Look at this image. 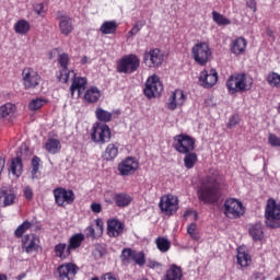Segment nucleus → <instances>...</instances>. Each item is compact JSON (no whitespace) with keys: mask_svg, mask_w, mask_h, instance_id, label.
Listing matches in <instances>:
<instances>
[{"mask_svg":"<svg viewBox=\"0 0 280 280\" xmlns=\"http://www.w3.org/2000/svg\"><path fill=\"white\" fill-rule=\"evenodd\" d=\"M119 154V148L115 143H110L106 147L103 154L105 161H115Z\"/></svg>","mask_w":280,"mask_h":280,"instance_id":"34","label":"nucleus"},{"mask_svg":"<svg viewBox=\"0 0 280 280\" xmlns=\"http://www.w3.org/2000/svg\"><path fill=\"white\" fill-rule=\"evenodd\" d=\"M266 226L269 229L280 228V205L277 200L270 198L265 209Z\"/></svg>","mask_w":280,"mask_h":280,"instance_id":"5","label":"nucleus"},{"mask_svg":"<svg viewBox=\"0 0 280 280\" xmlns=\"http://www.w3.org/2000/svg\"><path fill=\"white\" fill-rule=\"evenodd\" d=\"M114 203L119 209H126V207H130L132 202V196L128 192H116L113 196Z\"/></svg>","mask_w":280,"mask_h":280,"instance_id":"26","label":"nucleus"},{"mask_svg":"<svg viewBox=\"0 0 280 280\" xmlns=\"http://www.w3.org/2000/svg\"><path fill=\"white\" fill-rule=\"evenodd\" d=\"M68 246L69 245H67V243H59L55 245L54 247L55 257H57L58 259H61V261H65V259H69V257H71V254L67 253Z\"/></svg>","mask_w":280,"mask_h":280,"instance_id":"32","label":"nucleus"},{"mask_svg":"<svg viewBox=\"0 0 280 280\" xmlns=\"http://www.w3.org/2000/svg\"><path fill=\"white\" fill-rule=\"evenodd\" d=\"M79 272L80 267L75 262H63L56 268L54 277L57 280H73Z\"/></svg>","mask_w":280,"mask_h":280,"instance_id":"8","label":"nucleus"},{"mask_svg":"<svg viewBox=\"0 0 280 280\" xmlns=\"http://www.w3.org/2000/svg\"><path fill=\"white\" fill-rule=\"evenodd\" d=\"M86 84H89V81L84 77H77L74 74L72 79V83L70 85V93L71 96L75 95V91H78L79 95H82L83 91H86Z\"/></svg>","mask_w":280,"mask_h":280,"instance_id":"24","label":"nucleus"},{"mask_svg":"<svg viewBox=\"0 0 280 280\" xmlns=\"http://www.w3.org/2000/svg\"><path fill=\"white\" fill-rule=\"evenodd\" d=\"M223 209L224 215L230 218V220H237V218H242L245 213L244 205L235 198L226 199L224 201Z\"/></svg>","mask_w":280,"mask_h":280,"instance_id":"11","label":"nucleus"},{"mask_svg":"<svg viewBox=\"0 0 280 280\" xmlns=\"http://www.w3.org/2000/svg\"><path fill=\"white\" fill-rule=\"evenodd\" d=\"M165 280H183V268L173 264L165 273Z\"/></svg>","mask_w":280,"mask_h":280,"instance_id":"30","label":"nucleus"},{"mask_svg":"<svg viewBox=\"0 0 280 280\" xmlns=\"http://www.w3.org/2000/svg\"><path fill=\"white\" fill-rule=\"evenodd\" d=\"M120 259L122 264H135L139 266V268H143L145 266V253L143 250L137 252L130 247H126L121 250Z\"/></svg>","mask_w":280,"mask_h":280,"instance_id":"9","label":"nucleus"},{"mask_svg":"<svg viewBox=\"0 0 280 280\" xmlns=\"http://www.w3.org/2000/svg\"><path fill=\"white\" fill-rule=\"evenodd\" d=\"M126 233V223L119 219L107 220V235L108 237H121Z\"/></svg>","mask_w":280,"mask_h":280,"instance_id":"19","label":"nucleus"},{"mask_svg":"<svg viewBox=\"0 0 280 280\" xmlns=\"http://www.w3.org/2000/svg\"><path fill=\"white\" fill-rule=\"evenodd\" d=\"M163 60H165V55L160 48L145 50L143 54V62L145 67H149V69H156L161 67V65H163Z\"/></svg>","mask_w":280,"mask_h":280,"instance_id":"13","label":"nucleus"},{"mask_svg":"<svg viewBox=\"0 0 280 280\" xmlns=\"http://www.w3.org/2000/svg\"><path fill=\"white\" fill-rule=\"evenodd\" d=\"M4 167H5V158L0 156V176H1Z\"/></svg>","mask_w":280,"mask_h":280,"instance_id":"59","label":"nucleus"},{"mask_svg":"<svg viewBox=\"0 0 280 280\" xmlns=\"http://www.w3.org/2000/svg\"><path fill=\"white\" fill-rule=\"evenodd\" d=\"M60 148H62V145L58 139L50 138L46 142V150L49 152V154H58V152H60Z\"/></svg>","mask_w":280,"mask_h":280,"instance_id":"41","label":"nucleus"},{"mask_svg":"<svg viewBox=\"0 0 280 280\" xmlns=\"http://www.w3.org/2000/svg\"><path fill=\"white\" fill-rule=\"evenodd\" d=\"M252 279H254V280H258V279L265 280L266 278L264 277V273H261L259 271H256V272L253 273Z\"/></svg>","mask_w":280,"mask_h":280,"instance_id":"58","label":"nucleus"},{"mask_svg":"<svg viewBox=\"0 0 280 280\" xmlns=\"http://www.w3.org/2000/svg\"><path fill=\"white\" fill-rule=\"evenodd\" d=\"M16 106L11 103H7L0 107V119H12Z\"/></svg>","mask_w":280,"mask_h":280,"instance_id":"37","label":"nucleus"},{"mask_svg":"<svg viewBox=\"0 0 280 280\" xmlns=\"http://www.w3.org/2000/svg\"><path fill=\"white\" fill-rule=\"evenodd\" d=\"M197 196L205 205H213L220 198V182L218 176L208 175L201 179Z\"/></svg>","mask_w":280,"mask_h":280,"instance_id":"1","label":"nucleus"},{"mask_svg":"<svg viewBox=\"0 0 280 280\" xmlns=\"http://www.w3.org/2000/svg\"><path fill=\"white\" fill-rule=\"evenodd\" d=\"M268 143L272 148H280V138L277 137V135H275V133H269Z\"/></svg>","mask_w":280,"mask_h":280,"instance_id":"50","label":"nucleus"},{"mask_svg":"<svg viewBox=\"0 0 280 280\" xmlns=\"http://www.w3.org/2000/svg\"><path fill=\"white\" fill-rule=\"evenodd\" d=\"M160 211L165 215H174L178 211V197L168 194L161 197L159 202Z\"/></svg>","mask_w":280,"mask_h":280,"instance_id":"15","label":"nucleus"},{"mask_svg":"<svg viewBox=\"0 0 280 280\" xmlns=\"http://www.w3.org/2000/svg\"><path fill=\"white\" fill-rule=\"evenodd\" d=\"M184 156V165L186 170H194L196 164L198 163V154L194 151H190L188 153H183Z\"/></svg>","mask_w":280,"mask_h":280,"instance_id":"36","label":"nucleus"},{"mask_svg":"<svg viewBox=\"0 0 280 280\" xmlns=\"http://www.w3.org/2000/svg\"><path fill=\"white\" fill-rule=\"evenodd\" d=\"M52 194L57 207H67V205L75 202V192L71 189L57 187L52 190Z\"/></svg>","mask_w":280,"mask_h":280,"instance_id":"14","label":"nucleus"},{"mask_svg":"<svg viewBox=\"0 0 280 280\" xmlns=\"http://www.w3.org/2000/svg\"><path fill=\"white\" fill-rule=\"evenodd\" d=\"M91 280H100V278H97V277H94V278H92Z\"/></svg>","mask_w":280,"mask_h":280,"instance_id":"63","label":"nucleus"},{"mask_svg":"<svg viewBox=\"0 0 280 280\" xmlns=\"http://www.w3.org/2000/svg\"><path fill=\"white\" fill-rule=\"evenodd\" d=\"M100 97H102V93L100 92V89L95 86L86 90L84 94V100L88 102V104H96V102H100Z\"/></svg>","mask_w":280,"mask_h":280,"instance_id":"31","label":"nucleus"},{"mask_svg":"<svg viewBox=\"0 0 280 280\" xmlns=\"http://www.w3.org/2000/svg\"><path fill=\"white\" fill-rule=\"evenodd\" d=\"M45 104H47V100L40 97L34 98L28 103V110H40V108L44 107Z\"/></svg>","mask_w":280,"mask_h":280,"instance_id":"46","label":"nucleus"},{"mask_svg":"<svg viewBox=\"0 0 280 280\" xmlns=\"http://www.w3.org/2000/svg\"><path fill=\"white\" fill-rule=\"evenodd\" d=\"M32 229V222L30 221H24L22 224H20L15 231H14V236L19 238L23 237L27 231Z\"/></svg>","mask_w":280,"mask_h":280,"instance_id":"43","label":"nucleus"},{"mask_svg":"<svg viewBox=\"0 0 280 280\" xmlns=\"http://www.w3.org/2000/svg\"><path fill=\"white\" fill-rule=\"evenodd\" d=\"M57 20L59 21L58 27L62 36H69L70 34H73V30H75L73 26V18L69 15H59Z\"/></svg>","mask_w":280,"mask_h":280,"instance_id":"22","label":"nucleus"},{"mask_svg":"<svg viewBox=\"0 0 280 280\" xmlns=\"http://www.w3.org/2000/svg\"><path fill=\"white\" fill-rule=\"evenodd\" d=\"M40 248V237L38 235L31 233L22 237V250L27 255L32 253H38Z\"/></svg>","mask_w":280,"mask_h":280,"instance_id":"18","label":"nucleus"},{"mask_svg":"<svg viewBox=\"0 0 280 280\" xmlns=\"http://www.w3.org/2000/svg\"><path fill=\"white\" fill-rule=\"evenodd\" d=\"M14 200H16V194L13 189L3 188L0 190V201L3 202L4 207L14 205Z\"/></svg>","mask_w":280,"mask_h":280,"instance_id":"29","label":"nucleus"},{"mask_svg":"<svg viewBox=\"0 0 280 280\" xmlns=\"http://www.w3.org/2000/svg\"><path fill=\"white\" fill-rule=\"evenodd\" d=\"M275 280H280V277L278 276V277H276V279Z\"/></svg>","mask_w":280,"mask_h":280,"instance_id":"64","label":"nucleus"},{"mask_svg":"<svg viewBox=\"0 0 280 280\" xmlns=\"http://www.w3.org/2000/svg\"><path fill=\"white\" fill-rule=\"evenodd\" d=\"M139 170V160L135 156H127L117 165L119 176H133Z\"/></svg>","mask_w":280,"mask_h":280,"instance_id":"16","label":"nucleus"},{"mask_svg":"<svg viewBox=\"0 0 280 280\" xmlns=\"http://www.w3.org/2000/svg\"><path fill=\"white\" fill-rule=\"evenodd\" d=\"M191 56L199 67H205L211 60V47L206 42L197 43L191 48Z\"/></svg>","mask_w":280,"mask_h":280,"instance_id":"7","label":"nucleus"},{"mask_svg":"<svg viewBox=\"0 0 280 280\" xmlns=\"http://www.w3.org/2000/svg\"><path fill=\"white\" fill-rule=\"evenodd\" d=\"M173 148L178 154H189L196 150V138L179 133L173 137Z\"/></svg>","mask_w":280,"mask_h":280,"instance_id":"4","label":"nucleus"},{"mask_svg":"<svg viewBox=\"0 0 280 280\" xmlns=\"http://www.w3.org/2000/svg\"><path fill=\"white\" fill-rule=\"evenodd\" d=\"M248 233L254 242L264 240V225L260 222L249 224Z\"/></svg>","mask_w":280,"mask_h":280,"instance_id":"28","label":"nucleus"},{"mask_svg":"<svg viewBox=\"0 0 280 280\" xmlns=\"http://www.w3.org/2000/svg\"><path fill=\"white\" fill-rule=\"evenodd\" d=\"M81 65H91V60L89 59L88 56H83L81 58Z\"/></svg>","mask_w":280,"mask_h":280,"instance_id":"60","label":"nucleus"},{"mask_svg":"<svg viewBox=\"0 0 280 280\" xmlns=\"http://www.w3.org/2000/svg\"><path fill=\"white\" fill-rule=\"evenodd\" d=\"M141 67V59L135 54L122 56L116 63L117 73H135Z\"/></svg>","mask_w":280,"mask_h":280,"instance_id":"3","label":"nucleus"},{"mask_svg":"<svg viewBox=\"0 0 280 280\" xmlns=\"http://www.w3.org/2000/svg\"><path fill=\"white\" fill-rule=\"evenodd\" d=\"M212 19L217 25H231V20L226 19L224 15L217 11L212 12Z\"/></svg>","mask_w":280,"mask_h":280,"instance_id":"49","label":"nucleus"},{"mask_svg":"<svg viewBox=\"0 0 280 280\" xmlns=\"http://www.w3.org/2000/svg\"><path fill=\"white\" fill-rule=\"evenodd\" d=\"M102 235H104V221L102 219L95 220V226L90 225L85 229L88 240H100Z\"/></svg>","mask_w":280,"mask_h":280,"instance_id":"23","label":"nucleus"},{"mask_svg":"<svg viewBox=\"0 0 280 280\" xmlns=\"http://www.w3.org/2000/svg\"><path fill=\"white\" fill-rule=\"evenodd\" d=\"M43 82V77L32 67H25L22 70V84L25 91H36Z\"/></svg>","mask_w":280,"mask_h":280,"instance_id":"6","label":"nucleus"},{"mask_svg":"<svg viewBox=\"0 0 280 280\" xmlns=\"http://www.w3.org/2000/svg\"><path fill=\"white\" fill-rule=\"evenodd\" d=\"M110 127L103 122H95L92 127L91 139L93 143H108L110 141Z\"/></svg>","mask_w":280,"mask_h":280,"instance_id":"10","label":"nucleus"},{"mask_svg":"<svg viewBox=\"0 0 280 280\" xmlns=\"http://www.w3.org/2000/svg\"><path fill=\"white\" fill-rule=\"evenodd\" d=\"M69 54L62 52L58 56V65L60 66V70L57 74V80L59 82H63V84H67V82H69L70 73H74L73 70H69Z\"/></svg>","mask_w":280,"mask_h":280,"instance_id":"17","label":"nucleus"},{"mask_svg":"<svg viewBox=\"0 0 280 280\" xmlns=\"http://www.w3.org/2000/svg\"><path fill=\"white\" fill-rule=\"evenodd\" d=\"M23 196L25 200L32 202V200H34V189H32L31 186H25L23 188Z\"/></svg>","mask_w":280,"mask_h":280,"instance_id":"51","label":"nucleus"},{"mask_svg":"<svg viewBox=\"0 0 280 280\" xmlns=\"http://www.w3.org/2000/svg\"><path fill=\"white\" fill-rule=\"evenodd\" d=\"M199 82L203 89H213L218 84V71L210 69L200 72Z\"/></svg>","mask_w":280,"mask_h":280,"instance_id":"20","label":"nucleus"},{"mask_svg":"<svg viewBox=\"0 0 280 280\" xmlns=\"http://www.w3.org/2000/svg\"><path fill=\"white\" fill-rule=\"evenodd\" d=\"M143 93L148 100H152V97H159L163 93V83L156 74L148 78Z\"/></svg>","mask_w":280,"mask_h":280,"instance_id":"12","label":"nucleus"},{"mask_svg":"<svg viewBox=\"0 0 280 280\" xmlns=\"http://www.w3.org/2000/svg\"><path fill=\"white\" fill-rule=\"evenodd\" d=\"M0 280H8V276L5 273H0Z\"/></svg>","mask_w":280,"mask_h":280,"instance_id":"62","label":"nucleus"},{"mask_svg":"<svg viewBox=\"0 0 280 280\" xmlns=\"http://www.w3.org/2000/svg\"><path fill=\"white\" fill-rule=\"evenodd\" d=\"M117 22L115 21H105L101 27H100V32H102L105 35L108 34H115V32H117Z\"/></svg>","mask_w":280,"mask_h":280,"instance_id":"40","label":"nucleus"},{"mask_svg":"<svg viewBox=\"0 0 280 280\" xmlns=\"http://www.w3.org/2000/svg\"><path fill=\"white\" fill-rule=\"evenodd\" d=\"M247 8H249L250 11L254 13L257 12V1L256 0H247L246 1Z\"/></svg>","mask_w":280,"mask_h":280,"instance_id":"54","label":"nucleus"},{"mask_svg":"<svg viewBox=\"0 0 280 280\" xmlns=\"http://www.w3.org/2000/svg\"><path fill=\"white\" fill-rule=\"evenodd\" d=\"M100 280H117V278L115 277V275L108 272L103 275Z\"/></svg>","mask_w":280,"mask_h":280,"instance_id":"57","label":"nucleus"},{"mask_svg":"<svg viewBox=\"0 0 280 280\" xmlns=\"http://www.w3.org/2000/svg\"><path fill=\"white\" fill-rule=\"evenodd\" d=\"M145 25V22H137L132 28L129 31V35L130 36H137V34H139V32H141V28Z\"/></svg>","mask_w":280,"mask_h":280,"instance_id":"52","label":"nucleus"},{"mask_svg":"<svg viewBox=\"0 0 280 280\" xmlns=\"http://www.w3.org/2000/svg\"><path fill=\"white\" fill-rule=\"evenodd\" d=\"M149 270H154L158 272V275H161L163 272V262H159L155 259L149 258L147 259V262L144 264Z\"/></svg>","mask_w":280,"mask_h":280,"instance_id":"44","label":"nucleus"},{"mask_svg":"<svg viewBox=\"0 0 280 280\" xmlns=\"http://www.w3.org/2000/svg\"><path fill=\"white\" fill-rule=\"evenodd\" d=\"M254 80L252 77L244 72L234 73L229 77L226 81V89L230 95H235V93H246L253 89Z\"/></svg>","mask_w":280,"mask_h":280,"instance_id":"2","label":"nucleus"},{"mask_svg":"<svg viewBox=\"0 0 280 280\" xmlns=\"http://www.w3.org/2000/svg\"><path fill=\"white\" fill-rule=\"evenodd\" d=\"M185 102H187L185 92L183 90H175L168 98L167 108L168 110H176L177 108L185 106Z\"/></svg>","mask_w":280,"mask_h":280,"instance_id":"21","label":"nucleus"},{"mask_svg":"<svg viewBox=\"0 0 280 280\" xmlns=\"http://www.w3.org/2000/svg\"><path fill=\"white\" fill-rule=\"evenodd\" d=\"M85 236L82 233H77L73 234L69 240H68V247H67V253L68 255H71V250H78L80 246L84 243Z\"/></svg>","mask_w":280,"mask_h":280,"instance_id":"27","label":"nucleus"},{"mask_svg":"<svg viewBox=\"0 0 280 280\" xmlns=\"http://www.w3.org/2000/svg\"><path fill=\"white\" fill-rule=\"evenodd\" d=\"M32 165V171H31V176L32 179L35 180V178H38V172L40 170V158L37 155H34L31 162Z\"/></svg>","mask_w":280,"mask_h":280,"instance_id":"45","label":"nucleus"},{"mask_svg":"<svg viewBox=\"0 0 280 280\" xmlns=\"http://www.w3.org/2000/svg\"><path fill=\"white\" fill-rule=\"evenodd\" d=\"M25 277H27V273L26 272H22V273H20L19 276H16V280H23V279H25Z\"/></svg>","mask_w":280,"mask_h":280,"instance_id":"61","label":"nucleus"},{"mask_svg":"<svg viewBox=\"0 0 280 280\" xmlns=\"http://www.w3.org/2000/svg\"><path fill=\"white\" fill-rule=\"evenodd\" d=\"M187 233L191 237V240H195V242H199L200 232H198V225L196 223H190L187 226Z\"/></svg>","mask_w":280,"mask_h":280,"instance_id":"48","label":"nucleus"},{"mask_svg":"<svg viewBox=\"0 0 280 280\" xmlns=\"http://www.w3.org/2000/svg\"><path fill=\"white\" fill-rule=\"evenodd\" d=\"M91 210L93 213H102V205L94 202L91 205Z\"/></svg>","mask_w":280,"mask_h":280,"instance_id":"55","label":"nucleus"},{"mask_svg":"<svg viewBox=\"0 0 280 280\" xmlns=\"http://www.w3.org/2000/svg\"><path fill=\"white\" fill-rule=\"evenodd\" d=\"M10 170L13 176L19 178L23 174V160L21 158L12 159Z\"/></svg>","mask_w":280,"mask_h":280,"instance_id":"38","label":"nucleus"},{"mask_svg":"<svg viewBox=\"0 0 280 280\" xmlns=\"http://www.w3.org/2000/svg\"><path fill=\"white\" fill-rule=\"evenodd\" d=\"M43 10H45V4L37 3L34 5V11L36 12V14H43Z\"/></svg>","mask_w":280,"mask_h":280,"instance_id":"56","label":"nucleus"},{"mask_svg":"<svg viewBox=\"0 0 280 280\" xmlns=\"http://www.w3.org/2000/svg\"><path fill=\"white\" fill-rule=\"evenodd\" d=\"M240 124V117L237 115L231 116L229 122H228V128H235Z\"/></svg>","mask_w":280,"mask_h":280,"instance_id":"53","label":"nucleus"},{"mask_svg":"<svg viewBox=\"0 0 280 280\" xmlns=\"http://www.w3.org/2000/svg\"><path fill=\"white\" fill-rule=\"evenodd\" d=\"M267 82L273 89H280V74L277 72H269L267 75Z\"/></svg>","mask_w":280,"mask_h":280,"instance_id":"47","label":"nucleus"},{"mask_svg":"<svg viewBox=\"0 0 280 280\" xmlns=\"http://www.w3.org/2000/svg\"><path fill=\"white\" fill-rule=\"evenodd\" d=\"M155 245L160 249V253H167V250H170V248H172V243L170 242V240H167L163 236H159L155 240Z\"/></svg>","mask_w":280,"mask_h":280,"instance_id":"42","label":"nucleus"},{"mask_svg":"<svg viewBox=\"0 0 280 280\" xmlns=\"http://www.w3.org/2000/svg\"><path fill=\"white\" fill-rule=\"evenodd\" d=\"M237 264L242 268H248V266L252 264L253 259L250 258V254L246 252H242L238 249L237 256H236Z\"/></svg>","mask_w":280,"mask_h":280,"instance_id":"39","label":"nucleus"},{"mask_svg":"<svg viewBox=\"0 0 280 280\" xmlns=\"http://www.w3.org/2000/svg\"><path fill=\"white\" fill-rule=\"evenodd\" d=\"M95 117L98 124H109V121H113V113L102 108L97 107L95 110Z\"/></svg>","mask_w":280,"mask_h":280,"instance_id":"33","label":"nucleus"},{"mask_svg":"<svg viewBox=\"0 0 280 280\" xmlns=\"http://www.w3.org/2000/svg\"><path fill=\"white\" fill-rule=\"evenodd\" d=\"M30 30H32V25L27 20H19L14 24V32L15 34H21L22 36H25V34L30 33Z\"/></svg>","mask_w":280,"mask_h":280,"instance_id":"35","label":"nucleus"},{"mask_svg":"<svg viewBox=\"0 0 280 280\" xmlns=\"http://www.w3.org/2000/svg\"><path fill=\"white\" fill-rule=\"evenodd\" d=\"M248 45V42L244 37H237L234 40H232L230 45V51L231 54H234V56H242L246 51V46Z\"/></svg>","mask_w":280,"mask_h":280,"instance_id":"25","label":"nucleus"}]
</instances>
